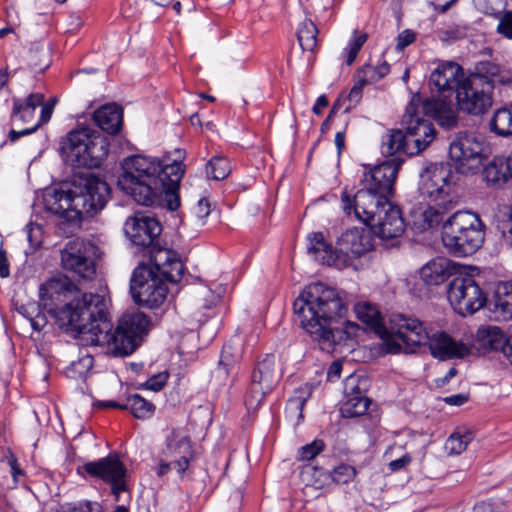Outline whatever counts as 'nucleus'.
Returning <instances> with one entry per match:
<instances>
[{"instance_id": "obj_31", "label": "nucleus", "mask_w": 512, "mask_h": 512, "mask_svg": "<svg viewBox=\"0 0 512 512\" xmlns=\"http://www.w3.org/2000/svg\"><path fill=\"white\" fill-rule=\"evenodd\" d=\"M511 165L508 163V156H496L484 168L483 177L488 185L501 187L511 178Z\"/></svg>"}, {"instance_id": "obj_59", "label": "nucleus", "mask_w": 512, "mask_h": 512, "mask_svg": "<svg viewBox=\"0 0 512 512\" xmlns=\"http://www.w3.org/2000/svg\"><path fill=\"white\" fill-rule=\"evenodd\" d=\"M411 462V457L409 455H404L399 459L393 460L389 463V467L392 471L400 470L406 467Z\"/></svg>"}, {"instance_id": "obj_50", "label": "nucleus", "mask_w": 512, "mask_h": 512, "mask_svg": "<svg viewBox=\"0 0 512 512\" xmlns=\"http://www.w3.org/2000/svg\"><path fill=\"white\" fill-rule=\"evenodd\" d=\"M494 16L499 20L496 32L507 39H512V11L498 12Z\"/></svg>"}, {"instance_id": "obj_45", "label": "nucleus", "mask_w": 512, "mask_h": 512, "mask_svg": "<svg viewBox=\"0 0 512 512\" xmlns=\"http://www.w3.org/2000/svg\"><path fill=\"white\" fill-rule=\"evenodd\" d=\"M17 311L30 321L34 330L40 331L44 327L45 317L41 314L38 304L31 302L21 305L17 308Z\"/></svg>"}, {"instance_id": "obj_13", "label": "nucleus", "mask_w": 512, "mask_h": 512, "mask_svg": "<svg viewBox=\"0 0 512 512\" xmlns=\"http://www.w3.org/2000/svg\"><path fill=\"white\" fill-rule=\"evenodd\" d=\"M448 300L460 315H472L486 303V296L470 275L455 277L448 285Z\"/></svg>"}, {"instance_id": "obj_1", "label": "nucleus", "mask_w": 512, "mask_h": 512, "mask_svg": "<svg viewBox=\"0 0 512 512\" xmlns=\"http://www.w3.org/2000/svg\"><path fill=\"white\" fill-rule=\"evenodd\" d=\"M54 317L61 328L73 333L84 345L106 347L113 356L132 354L149 326L144 313L133 312L124 314L113 328L106 299L93 293H85L55 309Z\"/></svg>"}, {"instance_id": "obj_53", "label": "nucleus", "mask_w": 512, "mask_h": 512, "mask_svg": "<svg viewBox=\"0 0 512 512\" xmlns=\"http://www.w3.org/2000/svg\"><path fill=\"white\" fill-rule=\"evenodd\" d=\"M473 512H505V510L502 502L489 500L476 504Z\"/></svg>"}, {"instance_id": "obj_64", "label": "nucleus", "mask_w": 512, "mask_h": 512, "mask_svg": "<svg viewBox=\"0 0 512 512\" xmlns=\"http://www.w3.org/2000/svg\"><path fill=\"white\" fill-rule=\"evenodd\" d=\"M96 405L101 408H117L126 410V401L124 403H118L115 401H100Z\"/></svg>"}, {"instance_id": "obj_9", "label": "nucleus", "mask_w": 512, "mask_h": 512, "mask_svg": "<svg viewBox=\"0 0 512 512\" xmlns=\"http://www.w3.org/2000/svg\"><path fill=\"white\" fill-rule=\"evenodd\" d=\"M56 102V98H51L44 103L42 93H32L24 101L14 98L12 121L16 124H31V126L19 132L11 130L9 133L10 139L15 141L20 136L31 134L41 125L46 124L51 119Z\"/></svg>"}, {"instance_id": "obj_35", "label": "nucleus", "mask_w": 512, "mask_h": 512, "mask_svg": "<svg viewBox=\"0 0 512 512\" xmlns=\"http://www.w3.org/2000/svg\"><path fill=\"white\" fill-rule=\"evenodd\" d=\"M382 153L386 156H394L399 153L414 155L415 152L411 149L407 137L401 130L390 131L382 141Z\"/></svg>"}, {"instance_id": "obj_16", "label": "nucleus", "mask_w": 512, "mask_h": 512, "mask_svg": "<svg viewBox=\"0 0 512 512\" xmlns=\"http://www.w3.org/2000/svg\"><path fill=\"white\" fill-rule=\"evenodd\" d=\"M280 378L281 373L277 369L275 356L266 355L252 373L244 401L247 409L256 410L265 395L273 390Z\"/></svg>"}, {"instance_id": "obj_23", "label": "nucleus", "mask_w": 512, "mask_h": 512, "mask_svg": "<svg viewBox=\"0 0 512 512\" xmlns=\"http://www.w3.org/2000/svg\"><path fill=\"white\" fill-rule=\"evenodd\" d=\"M45 208L51 214L58 216L69 226H79L82 219L80 207L76 206L75 187L68 191L54 190L44 197Z\"/></svg>"}, {"instance_id": "obj_25", "label": "nucleus", "mask_w": 512, "mask_h": 512, "mask_svg": "<svg viewBox=\"0 0 512 512\" xmlns=\"http://www.w3.org/2000/svg\"><path fill=\"white\" fill-rule=\"evenodd\" d=\"M368 226L380 239L389 240L400 237L405 231V222L400 209L391 202L378 214Z\"/></svg>"}, {"instance_id": "obj_29", "label": "nucleus", "mask_w": 512, "mask_h": 512, "mask_svg": "<svg viewBox=\"0 0 512 512\" xmlns=\"http://www.w3.org/2000/svg\"><path fill=\"white\" fill-rule=\"evenodd\" d=\"M473 74L487 81L491 85L492 93L496 85H507L512 82V71L510 69L490 61L480 62Z\"/></svg>"}, {"instance_id": "obj_44", "label": "nucleus", "mask_w": 512, "mask_h": 512, "mask_svg": "<svg viewBox=\"0 0 512 512\" xmlns=\"http://www.w3.org/2000/svg\"><path fill=\"white\" fill-rule=\"evenodd\" d=\"M444 212L441 207H427L419 216V227L422 230L437 227L444 223Z\"/></svg>"}, {"instance_id": "obj_17", "label": "nucleus", "mask_w": 512, "mask_h": 512, "mask_svg": "<svg viewBox=\"0 0 512 512\" xmlns=\"http://www.w3.org/2000/svg\"><path fill=\"white\" fill-rule=\"evenodd\" d=\"M76 206L79 205L81 216H94L102 210L110 198L109 185L93 174L79 179L74 184Z\"/></svg>"}, {"instance_id": "obj_40", "label": "nucleus", "mask_w": 512, "mask_h": 512, "mask_svg": "<svg viewBox=\"0 0 512 512\" xmlns=\"http://www.w3.org/2000/svg\"><path fill=\"white\" fill-rule=\"evenodd\" d=\"M490 129L499 136L512 135V103L494 112L490 121Z\"/></svg>"}, {"instance_id": "obj_46", "label": "nucleus", "mask_w": 512, "mask_h": 512, "mask_svg": "<svg viewBox=\"0 0 512 512\" xmlns=\"http://www.w3.org/2000/svg\"><path fill=\"white\" fill-rule=\"evenodd\" d=\"M49 51L44 47H35L29 52V65L35 72H44L50 66Z\"/></svg>"}, {"instance_id": "obj_51", "label": "nucleus", "mask_w": 512, "mask_h": 512, "mask_svg": "<svg viewBox=\"0 0 512 512\" xmlns=\"http://www.w3.org/2000/svg\"><path fill=\"white\" fill-rule=\"evenodd\" d=\"M58 512H102V509L99 503L86 501L78 504H67L62 506Z\"/></svg>"}, {"instance_id": "obj_43", "label": "nucleus", "mask_w": 512, "mask_h": 512, "mask_svg": "<svg viewBox=\"0 0 512 512\" xmlns=\"http://www.w3.org/2000/svg\"><path fill=\"white\" fill-rule=\"evenodd\" d=\"M231 172V165L227 158L222 156L213 157L206 165V174L213 180H223Z\"/></svg>"}, {"instance_id": "obj_12", "label": "nucleus", "mask_w": 512, "mask_h": 512, "mask_svg": "<svg viewBox=\"0 0 512 512\" xmlns=\"http://www.w3.org/2000/svg\"><path fill=\"white\" fill-rule=\"evenodd\" d=\"M422 104L423 101L419 95L413 96L402 118V125L406 130L404 135L415 154L425 150L436 135L433 124L421 116L422 114L426 115L422 109Z\"/></svg>"}, {"instance_id": "obj_57", "label": "nucleus", "mask_w": 512, "mask_h": 512, "mask_svg": "<svg viewBox=\"0 0 512 512\" xmlns=\"http://www.w3.org/2000/svg\"><path fill=\"white\" fill-rule=\"evenodd\" d=\"M342 372V363L339 361H334L328 371H327V378L330 381H333L335 379H338Z\"/></svg>"}, {"instance_id": "obj_32", "label": "nucleus", "mask_w": 512, "mask_h": 512, "mask_svg": "<svg viewBox=\"0 0 512 512\" xmlns=\"http://www.w3.org/2000/svg\"><path fill=\"white\" fill-rule=\"evenodd\" d=\"M476 340L484 349L498 351L505 355V349L510 343L501 329L497 326H482L477 330Z\"/></svg>"}, {"instance_id": "obj_7", "label": "nucleus", "mask_w": 512, "mask_h": 512, "mask_svg": "<svg viewBox=\"0 0 512 512\" xmlns=\"http://www.w3.org/2000/svg\"><path fill=\"white\" fill-rule=\"evenodd\" d=\"M483 224L477 214L457 211L442 225V242L455 256H467L477 251L484 242Z\"/></svg>"}, {"instance_id": "obj_6", "label": "nucleus", "mask_w": 512, "mask_h": 512, "mask_svg": "<svg viewBox=\"0 0 512 512\" xmlns=\"http://www.w3.org/2000/svg\"><path fill=\"white\" fill-rule=\"evenodd\" d=\"M60 152L74 167L98 168L108 156L109 142L100 132L82 126L67 134Z\"/></svg>"}, {"instance_id": "obj_63", "label": "nucleus", "mask_w": 512, "mask_h": 512, "mask_svg": "<svg viewBox=\"0 0 512 512\" xmlns=\"http://www.w3.org/2000/svg\"><path fill=\"white\" fill-rule=\"evenodd\" d=\"M172 468H174L172 460L164 461L161 460L159 463V467L157 469V475L158 476H164L166 475Z\"/></svg>"}, {"instance_id": "obj_11", "label": "nucleus", "mask_w": 512, "mask_h": 512, "mask_svg": "<svg viewBox=\"0 0 512 512\" xmlns=\"http://www.w3.org/2000/svg\"><path fill=\"white\" fill-rule=\"evenodd\" d=\"M492 94L491 85L472 73L462 79L456 90L455 98L461 111L479 116L491 108L493 104Z\"/></svg>"}, {"instance_id": "obj_10", "label": "nucleus", "mask_w": 512, "mask_h": 512, "mask_svg": "<svg viewBox=\"0 0 512 512\" xmlns=\"http://www.w3.org/2000/svg\"><path fill=\"white\" fill-rule=\"evenodd\" d=\"M163 280L168 281L154 265L139 264L130 281V292L135 303L148 308L163 304L168 291Z\"/></svg>"}, {"instance_id": "obj_62", "label": "nucleus", "mask_w": 512, "mask_h": 512, "mask_svg": "<svg viewBox=\"0 0 512 512\" xmlns=\"http://www.w3.org/2000/svg\"><path fill=\"white\" fill-rule=\"evenodd\" d=\"M328 106V99L326 96L324 95H321L320 97H318L314 107H313V112L317 115L321 114L322 113V110L324 108H326Z\"/></svg>"}, {"instance_id": "obj_24", "label": "nucleus", "mask_w": 512, "mask_h": 512, "mask_svg": "<svg viewBox=\"0 0 512 512\" xmlns=\"http://www.w3.org/2000/svg\"><path fill=\"white\" fill-rule=\"evenodd\" d=\"M452 172L449 164L439 163L428 166L421 174L420 192L435 201L448 194Z\"/></svg>"}, {"instance_id": "obj_18", "label": "nucleus", "mask_w": 512, "mask_h": 512, "mask_svg": "<svg viewBox=\"0 0 512 512\" xmlns=\"http://www.w3.org/2000/svg\"><path fill=\"white\" fill-rule=\"evenodd\" d=\"M484 144L473 134H459L449 146V156L462 174L474 173L482 165Z\"/></svg>"}, {"instance_id": "obj_4", "label": "nucleus", "mask_w": 512, "mask_h": 512, "mask_svg": "<svg viewBox=\"0 0 512 512\" xmlns=\"http://www.w3.org/2000/svg\"><path fill=\"white\" fill-rule=\"evenodd\" d=\"M124 231L131 242L148 250L152 265L168 280L179 282L184 266L178 253L158 244L162 231L160 223L153 217L136 215L126 220Z\"/></svg>"}, {"instance_id": "obj_28", "label": "nucleus", "mask_w": 512, "mask_h": 512, "mask_svg": "<svg viewBox=\"0 0 512 512\" xmlns=\"http://www.w3.org/2000/svg\"><path fill=\"white\" fill-rule=\"evenodd\" d=\"M96 125L108 134H117L123 124V109L117 104L100 107L93 114Z\"/></svg>"}, {"instance_id": "obj_38", "label": "nucleus", "mask_w": 512, "mask_h": 512, "mask_svg": "<svg viewBox=\"0 0 512 512\" xmlns=\"http://www.w3.org/2000/svg\"><path fill=\"white\" fill-rule=\"evenodd\" d=\"M71 282L67 279H51L39 287V298L41 304L46 308L49 306L48 301L54 300L61 294L69 290Z\"/></svg>"}, {"instance_id": "obj_41", "label": "nucleus", "mask_w": 512, "mask_h": 512, "mask_svg": "<svg viewBox=\"0 0 512 512\" xmlns=\"http://www.w3.org/2000/svg\"><path fill=\"white\" fill-rule=\"evenodd\" d=\"M318 29L314 22L305 19L297 29V39L303 51L313 53L317 47Z\"/></svg>"}, {"instance_id": "obj_34", "label": "nucleus", "mask_w": 512, "mask_h": 512, "mask_svg": "<svg viewBox=\"0 0 512 512\" xmlns=\"http://www.w3.org/2000/svg\"><path fill=\"white\" fill-rule=\"evenodd\" d=\"M357 318L370 326L381 338L386 332V326L382 322L381 314L376 306L369 302L357 303L354 306Z\"/></svg>"}, {"instance_id": "obj_8", "label": "nucleus", "mask_w": 512, "mask_h": 512, "mask_svg": "<svg viewBox=\"0 0 512 512\" xmlns=\"http://www.w3.org/2000/svg\"><path fill=\"white\" fill-rule=\"evenodd\" d=\"M386 351L391 354L415 353L429 341V331L424 322L405 314L390 317L382 337Z\"/></svg>"}, {"instance_id": "obj_52", "label": "nucleus", "mask_w": 512, "mask_h": 512, "mask_svg": "<svg viewBox=\"0 0 512 512\" xmlns=\"http://www.w3.org/2000/svg\"><path fill=\"white\" fill-rule=\"evenodd\" d=\"M168 373L167 372H161L156 375H153L150 377L146 383L145 386L147 389L158 392L160 391L164 385L166 384L168 380Z\"/></svg>"}, {"instance_id": "obj_42", "label": "nucleus", "mask_w": 512, "mask_h": 512, "mask_svg": "<svg viewBox=\"0 0 512 512\" xmlns=\"http://www.w3.org/2000/svg\"><path fill=\"white\" fill-rule=\"evenodd\" d=\"M126 410H130L135 418L149 419L155 412V406L140 395L133 394L126 399Z\"/></svg>"}, {"instance_id": "obj_49", "label": "nucleus", "mask_w": 512, "mask_h": 512, "mask_svg": "<svg viewBox=\"0 0 512 512\" xmlns=\"http://www.w3.org/2000/svg\"><path fill=\"white\" fill-rule=\"evenodd\" d=\"M366 40H367L366 33L357 34V31L354 32V36L349 41L348 46L346 48V51H347L346 63H347V65H351L355 61L359 51L361 50V48L364 45V43L366 42Z\"/></svg>"}, {"instance_id": "obj_48", "label": "nucleus", "mask_w": 512, "mask_h": 512, "mask_svg": "<svg viewBox=\"0 0 512 512\" xmlns=\"http://www.w3.org/2000/svg\"><path fill=\"white\" fill-rule=\"evenodd\" d=\"M325 449V443L323 440L315 439L313 442L302 446L298 450L297 459L300 461H310L313 460L317 455H319Z\"/></svg>"}, {"instance_id": "obj_19", "label": "nucleus", "mask_w": 512, "mask_h": 512, "mask_svg": "<svg viewBox=\"0 0 512 512\" xmlns=\"http://www.w3.org/2000/svg\"><path fill=\"white\" fill-rule=\"evenodd\" d=\"M403 163L400 157H393L374 166L364 173L361 188L380 195V199H389L394 190V182Z\"/></svg>"}, {"instance_id": "obj_27", "label": "nucleus", "mask_w": 512, "mask_h": 512, "mask_svg": "<svg viewBox=\"0 0 512 512\" xmlns=\"http://www.w3.org/2000/svg\"><path fill=\"white\" fill-rule=\"evenodd\" d=\"M453 264L444 257L430 260L420 269V277L427 285L438 286L444 283L451 275Z\"/></svg>"}, {"instance_id": "obj_21", "label": "nucleus", "mask_w": 512, "mask_h": 512, "mask_svg": "<svg viewBox=\"0 0 512 512\" xmlns=\"http://www.w3.org/2000/svg\"><path fill=\"white\" fill-rule=\"evenodd\" d=\"M163 455L172 460L174 469L183 476L194 457V450L189 432L184 427L173 428L166 436Z\"/></svg>"}, {"instance_id": "obj_37", "label": "nucleus", "mask_w": 512, "mask_h": 512, "mask_svg": "<svg viewBox=\"0 0 512 512\" xmlns=\"http://www.w3.org/2000/svg\"><path fill=\"white\" fill-rule=\"evenodd\" d=\"M371 401L360 392L347 396V400L340 408L341 415L345 418H353L365 415Z\"/></svg>"}, {"instance_id": "obj_39", "label": "nucleus", "mask_w": 512, "mask_h": 512, "mask_svg": "<svg viewBox=\"0 0 512 512\" xmlns=\"http://www.w3.org/2000/svg\"><path fill=\"white\" fill-rule=\"evenodd\" d=\"M390 72V65L383 61L377 65H372L370 63L363 65L358 68L355 72V79H359L360 82L365 85H370L378 82Z\"/></svg>"}, {"instance_id": "obj_55", "label": "nucleus", "mask_w": 512, "mask_h": 512, "mask_svg": "<svg viewBox=\"0 0 512 512\" xmlns=\"http://www.w3.org/2000/svg\"><path fill=\"white\" fill-rule=\"evenodd\" d=\"M366 86L364 83L360 82L359 79L354 78V84L348 94L349 102L354 105L358 104L362 97V89Z\"/></svg>"}, {"instance_id": "obj_60", "label": "nucleus", "mask_w": 512, "mask_h": 512, "mask_svg": "<svg viewBox=\"0 0 512 512\" xmlns=\"http://www.w3.org/2000/svg\"><path fill=\"white\" fill-rule=\"evenodd\" d=\"M358 329L359 326L355 322L344 321L342 323V333L346 335V338L355 336Z\"/></svg>"}, {"instance_id": "obj_56", "label": "nucleus", "mask_w": 512, "mask_h": 512, "mask_svg": "<svg viewBox=\"0 0 512 512\" xmlns=\"http://www.w3.org/2000/svg\"><path fill=\"white\" fill-rule=\"evenodd\" d=\"M211 212V205L208 199L201 198L196 206V216L203 221Z\"/></svg>"}, {"instance_id": "obj_36", "label": "nucleus", "mask_w": 512, "mask_h": 512, "mask_svg": "<svg viewBox=\"0 0 512 512\" xmlns=\"http://www.w3.org/2000/svg\"><path fill=\"white\" fill-rule=\"evenodd\" d=\"M494 312L504 321L512 319V283L498 285L494 296Z\"/></svg>"}, {"instance_id": "obj_61", "label": "nucleus", "mask_w": 512, "mask_h": 512, "mask_svg": "<svg viewBox=\"0 0 512 512\" xmlns=\"http://www.w3.org/2000/svg\"><path fill=\"white\" fill-rule=\"evenodd\" d=\"M445 403L454 406H461L468 401V396L465 394H457L444 398Z\"/></svg>"}, {"instance_id": "obj_14", "label": "nucleus", "mask_w": 512, "mask_h": 512, "mask_svg": "<svg viewBox=\"0 0 512 512\" xmlns=\"http://www.w3.org/2000/svg\"><path fill=\"white\" fill-rule=\"evenodd\" d=\"M96 250L97 247L89 241L71 240L61 250L62 267L79 278L90 280L96 274Z\"/></svg>"}, {"instance_id": "obj_58", "label": "nucleus", "mask_w": 512, "mask_h": 512, "mask_svg": "<svg viewBox=\"0 0 512 512\" xmlns=\"http://www.w3.org/2000/svg\"><path fill=\"white\" fill-rule=\"evenodd\" d=\"M10 274L9 262L7 259L6 251L0 249V277L6 278Z\"/></svg>"}, {"instance_id": "obj_30", "label": "nucleus", "mask_w": 512, "mask_h": 512, "mask_svg": "<svg viewBox=\"0 0 512 512\" xmlns=\"http://www.w3.org/2000/svg\"><path fill=\"white\" fill-rule=\"evenodd\" d=\"M308 253L319 263L336 267V258H338V250L332 249L327 243L321 232H315L309 235Z\"/></svg>"}, {"instance_id": "obj_47", "label": "nucleus", "mask_w": 512, "mask_h": 512, "mask_svg": "<svg viewBox=\"0 0 512 512\" xmlns=\"http://www.w3.org/2000/svg\"><path fill=\"white\" fill-rule=\"evenodd\" d=\"M472 440L471 434H452L445 443V449L450 455H459L466 450Z\"/></svg>"}, {"instance_id": "obj_33", "label": "nucleus", "mask_w": 512, "mask_h": 512, "mask_svg": "<svg viewBox=\"0 0 512 512\" xmlns=\"http://www.w3.org/2000/svg\"><path fill=\"white\" fill-rule=\"evenodd\" d=\"M314 471L315 473H319V477L323 479H316L314 485L317 487L323 486L328 479H331L333 482L337 484H346L354 479L356 476V469L353 466L342 464L336 467L331 473L329 471L323 472L319 471L316 467L311 465H306L303 468L302 473H310Z\"/></svg>"}, {"instance_id": "obj_15", "label": "nucleus", "mask_w": 512, "mask_h": 512, "mask_svg": "<svg viewBox=\"0 0 512 512\" xmlns=\"http://www.w3.org/2000/svg\"><path fill=\"white\" fill-rule=\"evenodd\" d=\"M80 469L91 477L101 479L111 488L112 494L119 498L121 492L128 490V471L116 453L85 463Z\"/></svg>"}, {"instance_id": "obj_20", "label": "nucleus", "mask_w": 512, "mask_h": 512, "mask_svg": "<svg viewBox=\"0 0 512 512\" xmlns=\"http://www.w3.org/2000/svg\"><path fill=\"white\" fill-rule=\"evenodd\" d=\"M373 248L372 238L363 228L346 230L337 241L338 258L336 268L344 269L353 265V261Z\"/></svg>"}, {"instance_id": "obj_54", "label": "nucleus", "mask_w": 512, "mask_h": 512, "mask_svg": "<svg viewBox=\"0 0 512 512\" xmlns=\"http://www.w3.org/2000/svg\"><path fill=\"white\" fill-rule=\"evenodd\" d=\"M416 34L411 30L402 31L397 37L396 49L401 51L415 41Z\"/></svg>"}, {"instance_id": "obj_2", "label": "nucleus", "mask_w": 512, "mask_h": 512, "mask_svg": "<svg viewBox=\"0 0 512 512\" xmlns=\"http://www.w3.org/2000/svg\"><path fill=\"white\" fill-rule=\"evenodd\" d=\"M175 152L177 157L172 162L143 155L126 157L121 163L118 186L140 205L161 206L165 203L169 210H177L180 206L179 185L184 174V152Z\"/></svg>"}, {"instance_id": "obj_3", "label": "nucleus", "mask_w": 512, "mask_h": 512, "mask_svg": "<svg viewBox=\"0 0 512 512\" xmlns=\"http://www.w3.org/2000/svg\"><path fill=\"white\" fill-rule=\"evenodd\" d=\"M293 308L299 325L319 342L321 349H332L338 332L332 324L347 310L339 293L323 283H313L299 294Z\"/></svg>"}, {"instance_id": "obj_5", "label": "nucleus", "mask_w": 512, "mask_h": 512, "mask_svg": "<svg viewBox=\"0 0 512 512\" xmlns=\"http://www.w3.org/2000/svg\"><path fill=\"white\" fill-rule=\"evenodd\" d=\"M466 77L463 68L455 62H441L430 74L432 96L423 101L422 109L445 129L457 126L458 115L452 95L456 94L460 82Z\"/></svg>"}, {"instance_id": "obj_22", "label": "nucleus", "mask_w": 512, "mask_h": 512, "mask_svg": "<svg viewBox=\"0 0 512 512\" xmlns=\"http://www.w3.org/2000/svg\"><path fill=\"white\" fill-rule=\"evenodd\" d=\"M343 208L345 212L350 215L351 212L368 226L373 223L376 214L382 211L389 203V199H380V195L365 190L359 189L351 200L347 193L342 195Z\"/></svg>"}, {"instance_id": "obj_26", "label": "nucleus", "mask_w": 512, "mask_h": 512, "mask_svg": "<svg viewBox=\"0 0 512 512\" xmlns=\"http://www.w3.org/2000/svg\"><path fill=\"white\" fill-rule=\"evenodd\" d=\"M431 355L440 360L464 358L471 353V347L463 342L454 340L445 332L429 334L427 342Z\"/></svg>"}]
</instances>
